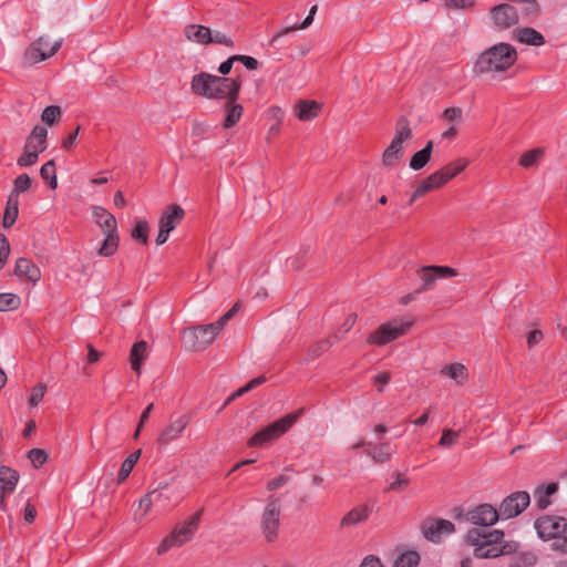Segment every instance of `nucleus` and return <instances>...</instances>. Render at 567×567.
Returning <instances> with one entry per match:
<instances>
[{"label":"nucleus","mask_w":567,"mask_h":567,"mask_svg":"<svg viewBox=\"0 0 567 567\" xmlns=\"http://www.w3.org/2000/svg\"><path fill=\"white\" fill-rule=\"evenodd\" d=\"M409 485V480L403 477L401 474H398L395 481L390 484V489L392 491H402Z\"/></svg>","instance_id":"nucleus-58"},{"label":"nucleus","mask_w":567,"mask_h":567,"mask_svg":"<svg viewBox=\"0 0 567 567\" xmlns=\"http://www.w3.org/2000/svg\"><path fill=\"white\" fill-rule=\"evenodd\" d=\"M32 184V179L27 174L19 175L13 182V189L10 195H16V198L19 199V195L21 193H25L30 189Z\"/></svg>","instance_id":"nucleus-41"},{"label":"nucleus","mask_w":567,"mask_h":567,"mask_svg":"<svg viewBox=\"0 0 567 567\" xmlns=\"http://www.w3.org/2000/svg\"><path fill=\"white\" fill-rule=\"evenodd\" d=\"M530 503V496L525 491L514 492L503 499L499 505V515L504 519L518 516Z\"/></svg>","instance_id":"nucleus-14"},{"label":"nucleus","mask_w":567,"mask_h":567,"mask_svg":"<svg viewBox=\"0 0 567 567\" xmlns=\"http://www.w3.org/2000/svg\"><path fill=\"white\" fill-rule=\"evenodd\" d=\"M516 39L527 45L540 47L545 43L544 35L534 28H522L516 31Z\"/></svg>","instance_id":"nucleus-28"},{"label":"nucleus","mask_w":567,"mask_h":567,"mask_svg":"<svg viewBox=\"0 0 567 567\" xmlns=\"http://www.w3.org/2000/svg\"><path fill=\"white\" fill-rule=\"evenodd\" d=\"M422 286L416 292L427 291L433 289L435 281L439 278H450L457 275L456 270L449 266H424L419 270Z\"/></svg>","instance_id":"nucleus-15"},{"label":"nucleus","mask_w":567,"mask_h":567,"mask_svg":"<svg viewBox=\"0 0 567 567\" xmlns=\"http://www.w3.org/2000/svg\"><path fill=\"white\" fill-rule=\"evenodd\" d=\"M558 489V485L556 483H550L547 486H538L534 492V497L536 505L540 509H545L550 505L549 497L554 495Z\"/></svg>","instance_id":"nucleus-31"},{"label":"nucleus","mask_w":567,"mask_h":567,"mask_svg":"<svg viewBox=\"0 0 567 567\" xmlns=\"http://www.w3.org/2000/svg\"><path fill=\"white\" fill-rule=\"evenodd\" d=\"M543 339V332L540 330H533L530 331L528 334H527V343H528V347H534L536 344H538Z\"/></svg>","instance_id":"nucleus-60"},{"label":"nucleus","mask_w":567,"mask_h":567,"mask_svg":"<svg viewBox=\"0 0 567 567\" xmlns=\"http://www.w3.org/2000/svg\"><path fill=\"white\" fill-rule=\"evenodd\" d=\"M209 43H218L226 47L234 45V41L227 34L220 31H212V41H209Z\"/></svg>","instance_id":"nucleus-50"},{"label":"nucleus","mask_w":567,"mask_h":567,"mask_svg":"<svg viewBox=\"0 0 567 567\" xmlns=\"http://www.w3.org/2000/svg\"><path fill=\"white\" fill-rule=\"evenodd\" d=\"M18 215H19V199L16 198V195H9L7 205L4 208V214H3V221H2L3 227L4 228L11 227L16 223Z\"/></svg>","instance_id":"nucleus-34"},{"label":"nucleus","mask_w":567,"mask_h":567,"mask_svg":"<svg viewBox=\"0 0 567 567\" xmlns=\"http://www.w3.org/2000/svg\"><path fill=\"white\" fill-rule=\"evenodd\" d=\"M303 414V409H299L292 413L285 415L284 417L275 421L266 427L258 431L248 440L249 446H262L264 444L271 442L282 434H285Z\"/></svg>","instance_id":"nucleus-6"},{"label":"nucleus","mask_w":567,"mask_h":567,"mask_svg":"<svg viewBox=\"0 0 567 567\" xmlns=\"http://www.w3.org/2000/svg\"><path fill=\"white\" fill-rule=\"evenodd\" d=\"M463 112L460 107H449L443 112V118L450 122H461Z\"/></svg>","instance_id":"nucleus-51"},{"label":"nucleus","mask_w":567,"mask_h":567,"mask_svg":"<svg viewBox=\"0 0 567 567\" xmlns=\"http://www.w3.org/2000/svg\"><path fill=\"white\" fill-rule=\"evenodd\" d=\"M422 533L426 539L440 543L454 533V525L446 519H426L422 525Z\"/></svg>","instance_id":"nucleus-16"},{"label":"nucleus","mask_w":567,"mask_h":567,"mask_svg":"<svg viewBox=\"0 0 567 567\" xmlns=\"http://www.w3.org/2000/svg\"><path fill=\"white\" fill-rule=\"evenodd\" d=\"M412 135L408 120L404 117L400 118L395 126L394 137L382 154L383 166L393 167L401 161L404 154L403 144L409 142Z\"/></svg>","instance_id":"nucleus-7"},{"label":"nucleus","mask_w":567,"mask_h":567,"mask_svg":"<svg viewBox=\"0 0 567 567\" xmlns=\"http://www.w3.org/2000/svg\"><path fill=\"white\" fill-rule=\"evenodd\" d=\"M221 330L215 322L187 328L182 331V340L189 351H203L214 342Z\"/></svg>","instance_id":"nucleus-8"},{"label":"nucleus","mask_w":567,"mask_h":567,"mask_svg":"<svg viewBox=\"0 0 567 567\" xmlns=\"http://www.w3.org/2000/svg\"><path fill=\"white\" fill-rule=\"evenodd\" d=\"M237 61V56L236 55H233L230 58H228L226 61H224L223 63H220L219 68H218V71L223 74V75H226L228 74L230 71H231V68H233V63Z\"/></svg>","instance_id":"nucleus-61"},{"label":"nucleus","mask_w":567,"mask_h":567,"mask_svg":"<svg viewBox=\"0 0 567 567\" xmlns=\"http://www.w3.org/2000/svg\"><path fill=\"white\" fill-rule=\"evenodd\" d=\"M368 450L365 451L367 455L371 456L377 463H385L391 460L392 450L389 443L383 444H367Z\"/></svg>","instance_id":"nucleus-32"},{"label":"nucleus","mask_w":567,"mask_h":567,"mask_svg":"<svg viewBox=\"0 0 567 567\" xmlns=\"http://www.w3.org/2000/svg\"><path fill=\"white\" fill-rule=\"evenodd\" d=\"M433 150V141H429L426 145L419 152H416L410 159V167L413 171L422 169L431 159Z\"/></svg>","instance_id":"nucleus-33"},{"label":"nucleus","mask_w":567,"mask_h":567,"mask_svg":"<svg viewBox=\"0 0 567 567\" xmlns=\"http://www.w3.org/2000/svg\"><path fill=\"white\" fill-rule=\"evenodd\" d=\"M192 422L189 414H182L169 422L162 429L156 439L158 449H166L173 442L179 440Z\"/></svg>","instance_id":"nucleus-11"},{"label":"nucleus","mask_w":567,"mask_h":567,"mask_svg":"<svg viewBox=\"0 0 567 567\" xmlns=\"http://www.w3.org/2000/svg\"><path fill=\"white\" fill-rule=\"evenodd\" d=\"M40 175L44 181L49 182V186L51 189H55L58 187L54 161H49L44 165H42L40 169Z\"/></svg>","instance_id":"nucleus-38"},{"label":"nucleus","mask_w":567,"mask_h":567,"mask_svg":"<svg viewBox=\"0 0 567 567\" xmlns=\"http://www.w3.org/2000/svg\"><path fill=\"white\" fill-rule=\"evenodd\" d=\"M281 515L279 498L270 496L261 513L260 528L267 542H274L278 536Z\"/></svg>","instance_id":"nucleus-10"},{"label":"nucleus","mask_w":567,"mask_h":567,"mask_svg":"<svg viewBox=\"0 0 567 567\" xmlns=\"http://www.w3.org/2000/svg\"><path fill=\"white\" fill-rule=\"evenodd\" d=\"M237 61H240L248 70H256L259 65V62L249 55H236Z\"/></svg>","instance_id":"nucleus-56"},{"label":"nucleus","mask_w":567,"mask_h":567,"mask_svg":"<svg viewBox=\"0 0 567 567\" xmlns=\"http://www.w3.org/2000/svg\"><path fill=\"white\" fill-rule=\"evenodd\" d=\"M360 567H383L381 560L374 556L365 557Z\"/></svg>","instance_id":"nucleus-62"},{"label":"nucleus","mask_w":567,"mask_h":567,"mask_svg":"<svg viewBox=\"0 0 567 567\" xmlns=\"http://www.w3.org/2000/svg\"><path fill=\"white\" fill-rule=\"evenodd\" d=\"M288 482H289V477L287 475L281 474V475L277 476L276 478L268 482L267 489L270 492H274V491L282 487L284 485H286Z\"/></svg>","instance_id":"nucleus-52"},{"label":"nucleus","mask_w":567,"mask_h":567,"mask_svg":"<svg viewBox=\"0 0 567 567\" xmlns=\"http://www.w3.org/2000/svg\"><path fill=\"white\" fill-rule=\"evenodd\" d=\"M535 527L544 539L564 538L567 536V519L559 516H546L536 520Z\"/></svg>","instance_id":"nucleus-13"},{"label":"nucleus","mask_w":567,"mask_h":567,"mask_svg":"<svg viewBox=\"0 0 567 567\" xmlns=\"http://www.w3.org/2000/svg\"><path fill=\"white\" fill-rule=\"evenodd\" d=\"M147 354V343L145 341H140L133 344L130 352V362L131 368L137 373H141L142 362L146 358Z\"/></svg>","instance_id":"nucleus-30"},{"label":"nucleus","mask_w":567,"mask_h":567,"mask_svg":"<svg viewBox=\"0 0 567 567\" xmlns=\"http://www.w3.org/2000/svg\"><path fill=\"white\" fill-rule=\"evenodd\" d=\"M185 35L188 40L199 44H208L212 41V30L204 25H187L185 28Z\"/></svg>","instance_id":"nucleus-27"},{"label":"nucleus","mask_w":567,"mask_h":567,"mask_svg":"<svg viewBox=\"0 0 567 567\" xmlns=\"http://www.w3.org/2000/svg\"><path fill=\"white\" fill-rule=\"evenodd\" d=\"M390 379H391V375L389 372H381L374 377L373 382L378 386V390L380 392H382L383 388L388 384Z\"/></svg>","instance_id":"nucleus-55"},{"label":"nucleus","mask_w":567,"mask_h":567,"mask_svg":"<svg viewBox=\"0 0 567 567\" xmlns=\"http://www.w3.org/2000/svg\"><path fill=\"white\" fill-rule=\"evenodd\" d=\"M10 252L9 241L4 235L0 234V269L4 266Z\"/></svg>","instance_id":"nucleus-49"},{"label":"nucleus","mask_w":567,"mask_h":567,"mask_svg":"<svg viewBox=\"0 0 567 567\" xmlns=\"http://www.w3.org/2000/svg\"><path fill=\"white\" fill-rule=\"evenodd\" d=\"M419 563L420 556L416 551H406L394 560L392 567H417Z\"/></svg>","instance_id":"nucleus-39"},{"label":"nucleus","mask_w":567,"mask_h":567,"mask_svg":"<svg viewBox=\"0 0 567 567\" xmlns=\"http://www.w3.org/2000/svg\"><path fill=\"white\" fill-rule=\"evenodd\" d=\"M227 116L224 122V126L226 128H229L234 126L241 117L243 114V106L239 104H236L235 101L231 102L230 99H227Z\"/></svg>","instance_id":"nucleus-36"},{"label":"nucleus","mask_w":567,"mask_h":567,"mask_svg":"<svg viewBox=\"0 0 567 567\" xmlns=\"http://www.w3.org/2000/svg\"><path fill=\"white\" fill-rule=\"evenodd\" d=\"M19 482V473L9 467L0 466V508L6 509V497L12 494Z\"/></svg>","instance_id":"nucleus-19"},{"label":"nucleus","mask_w":567,"mask_h":567,"mask_svg":"<svg viewBox=\"0 0 567 567\" xmlns=\"http://www.w3.org/2000/svg\"><path fill=\"white\" fill-rule=\"evenodd\" d=\"M14 274L18 277L25 278L32 282H37L41 278V271L30 259L19 258L16 261Z\"/></svg>","instance_id":"nucleus-22"},{"label":"nucleus","mask_w":567,"mask_h":567,"mask_svg":"<svg viewBox=\"0 0 567 567\" xmlns=\"http://www.w3.org/2000/svg\"><path fill=\"white\" fill-rule=\"evenodd\" d=\"M504 533L501 529L482 530L473 528L466 535V542L474 547L477 558H495L516 550L515 543H503Z\"/></svg>","instance_id":"nucleus-3"},{"label":"nucleus","mask_w":567,"mask_h":567,"mask_svg":"<svg viewBox=\"0 0 567 567\" xmlns=\"http://www.w3.org/2000/svg\"><path fill=\"white\" fill-rule=\"evenodd\" d=\"M35 516H37L35 507L30 502H28L25 507H24V511H23V518H24V520L27 523L31 524V523L34 522Z\"/></svg>","instance_id":"nucleus-59"},{"label":"nucleus","mask_w":567,"mask_h":567,"mask_svg":"<svg viewBox=\"0 0 567 567\" xmlns=\"http://www.w3.org/2000/svg\"><path fill=\"white\" fill-rule=\"evenodd\" d=\"M28 458L35 468H39L47 462L48 453L42 449H32L28 452Z\"/></svg>","instance_id":"nucleus-46"},{"label":"nucleus","mask_w":567,"mask_h":567,"mask_svg":"<svg viewBox=\"0 0 567 567\" xmlns=\"http://www.w3.org/2000/svg\"><path fill=\"white\" fill-rule=\"evenodd\" d=\"M493 22L498 29H508L518 22L517 10L511 4H498L491 10Z\"/></svg>","instance_id":"nucleus-18"},{"label":"nucleus","mask_w":567,"mask_h":567,"mask_svg":"<svg viewBox=\"0 0 567 567\" xmlns=\"http://www.w3.org/2000/svg\"><path fill=\"white\" fill-rule=\"evenodd\" d=\"M61 116V109L56 105L47 106L42 114L41 120L48 125H53Z\"/></svg>","instance_id":"nucleus-44"},{"label":"nucleus","mask_w":567,"mask_h":567,"mask_svg":"<svg viewBox=\"0 0 567 567\" xmlns=\"http://www.w3.org/2000/svg\"><path fill=\"white\" fill-rule=\"evenodd\" d=\"M517 59V50L512 44L499 42L477 55L472 71L476 76L499 80L513 68Z\"/></svg>","instance_id":"nucleus-1"},{"label":"nucleus","mask_w":567,"mask_h":567,"mask_svg":"<svg viewBox=\"0 0 567 567\" xmlns=\"http://www.w3.org/2000/svg\"><path fill=\"white\" fill-rule=\"evenodd\" d=\"M442 186H444V184L435 171L434 173L429 175L426 178H424L420 183V185L415 188L414 193L412 194L411 202H414L419 197H423L427 193L439 189Z\"/></svg>","instance_id":"nucleus-23"},{"label":"nucleus","mask_w":567,"mask_h":567,"mask_svg":"<svg viewBox=\"0 0 567 567\" xmlns=\"http://www.w3.org/2000/svg\"><path fill=\"white\" fill-rule=\"evenodd\" d=\"M21 299L14 293H0V311H11L19 308Z\"/></svg>","instance_id":"nucleus-40"},{"label":"nucleus","mask_w":567,"mask_h":567,"mask_svg":"<svg viewBox=\"0 0 567 567\" xmlns=\"http://www.w3.org/2000/svg\"><path fill=\"white\" fill-rule=\"evenodd\" d=\"M48 130L44 126L35 125L27 137L24 150L40 154L47 150Z\"/></svg>","instance_id":"nucleus-20"},{"label":"nucleus","mask_w":567,"mask_h":567,"mask_svg":"<svg viewBox=\"0 0 567 567\" xmlns=\"http://www.w3.org/2000/svg\"><path fill=\"white\" fill-rule=\"evenodd\" d=\"M92 217L105 236L97 250V255L102 257L113 256L118 248V231L115 217L102 206L92 207Z\"/></svg>","instance_id":"nucleus-4"},{"label":"nucleus","mask_w":567,"mask_h":567,"mask_svg":"<svg viewBox=\"0 0 567 567\" xmlns=\"http://www.w3.org/2000/svg\"><path fill=\"white\" fill-rule=\"evenodd\" d=\"M297 30H298L297 25L287 27L282 30H280L271 38L270 44L274 45L281 37H284L290 32L297 31Z\"/></svg>","instance_id":"nucleus-63"},{"label":"nucleus","mask_w":567,"mask_h":567,"mask_svg":"<svg viewBox=\"0 0 567 567\" xmlns=\"http://www.w3.org/2000/svg\"><path fill=\"white\" fill-rule=\"evenodd\" d=\"M458 437H460L458 432L451 430V429H445L442 432V436L439 441V445L442 447H452L457 443Z\"/></svg>","instance_id":"nucleus-45"},{"label":"nucleus","mask_w":567,"mask_h":567,"mask_svg":"<svg viewBox=\"0 0 567 567\" xmlns=\"http://www.w3.org/2000/svg\"><path fill=\"white\" fill-rule=\"evenodd\" d=\"M319 112L320 104L315 101H300L296 106V114L300 121H311Z\"/></svg>","instance_id":"nucleus-29"},{"label":"nucleus","mask_w":567,"mask_h":567,"mask_svg":"<svg viewBox=\"0 0 567 567\" xmlns=\"http://www.w3.org/2000/svg\"><path fill=\"white\" fill-rule=\"evenodd\" d=\"M132 237L135 240L141 241L142 244H147L148 241V224L146 220H138L135 227L132 230Z\"/></svg>","instance_id":"nucleus-43"},{"label":"nucleus","mask_w":567,"mask_h":567,"mask_svg":"<svg viewBox=\"0 0 567 567\" xmlns=\"http://www.w3.org/2000/svg\"><path fill=\"white\" fill-rule=\"evenodd\" d=\"M467 519L474 525L492 526L501 517L499 511L489 504H482L466 514Z\"/></svg>","instance_id":"nucleus-17"},{"label":"nucleus","mask_w":567,"mask_h":567,"mask_svg":"<svg viewBox=\"0 0 567 567\" xmlns=\"http://www.w3.org/2000/svg\"><path fill=\"white\" fill-rule=\"evenodd\" d=\"M165 487L166 484H161L157 489L152 491L140 499V508L143 511L141 518H143L150 512L153 502L157 501L162 496L158 489H163Z\"/></svg>","instance_id":"nucleus-37"},{"label":"nucleus","mask_w":567,"mask_h":567,"mask_svg":"<svg viewBox=\"0 0 567 567\" xmlns=\"http://www.w3.org/2000/svg\"><path fill=\"white\" fill-rule=\"evenodd\" d=\"M445 4L450 9H466L474 4V0H445Z\"/></svg>","instance_id":"nucleus-54"},{"label":"nucleus","mask_w":567,"mask_h":567,"mask_svg":"<svg viewBox=\"0 0 567 567\" xmlns=\"http://www.w3.org/2000/svg\"><path fill=\"white\" fill-rule=\"evenodd\" d=\"M39 155L23 148L22 155L17 159L20 167L32 166L37 163Z\"/></svg>","instance_id":"nucleus-47"},{"label":"nucleus","mask_w":567,"mask_h":567,"mask_svg":"<svg viewBox=\"0 0 567 567\" xmlns=\"http://www.w3.org/2000/svg\"><path fill=\"white\" fill-rule=\"evenodd\" d=\"M141 450L135 451L134 453L130 454L124 462L122 463L118 474H117V483H123L133 471L135 464L137 463L138 458L141 457Z\"/></svg>","instance_id":"nucleus-35"},{"label":"nucleus","mask_w":567,"mask_h":567,"mask_svg":"<svg viewBox=\"0 0 567 567\" xmlns=\"http://www.w3.org/2000/svg\"><path fill=\"white\" fill-rule=\"evenodd\" d=\"M468 163H470V161L466 158H457V159L446 164L441 169H437L436 173L441 177L443 184L445 185L452 178H454L460 173H462L466 168Z\"/></svg>","instance_id":"nucleus-25"},{"label":"nucleus","mask_w":567,"mask_h":567,"mask_svg":"<svg viewBox=\"0 0 567 567\" xmlns=\"http://www.w3.org/2000/svg\"><path fill=\"white\" fill-rule=\"evenodd\" d=\"M190 86L196 95L206 99H230L234 102L238 97L240 80L202 72L193 76Z\"/></svg>","instance_id":"nucleus-2"},{"label":"nucleus","mask_w":567,"mask_h":567,"mask_svg":"<svg viewBox=\"0 0 567 567\" xmlns=\"http://www.w3.org/2000/svg\"><path fill=\"white\" fill-rule=\"evenodd\" d=\"M414 321L404 318H395L381 324L374 332H372L368 342L377 346L388 344L400 337L408 333L412 328Z\"/></svg>","instance_id":"nucleus-9"},{"label":"nucleus","mask_w":567,"mask_h":567,"mask_svg":"<svg viewBox=\"0 0 567 567\" xmlns=\"http://www.w3.org/2000/svg\"><path fill=\"white\" fill-rule=\"evenodd\" d=\"M238 309V305L233 306L224 316H221L215 323L223 330L225 324L233 318Z\"/></svg>","instance_id":"nucleus-57"},{"label":"nucleus","mask_w":567,"mask_h":567,"mask_svg":"<svg viewBox=\"0 0 567 567\" xmlns=\"http://www.w3.org/2000/svg\"><path fill=\"white\" fill-rule=\"evenodd\" d=\"M184 216V209L179 205L173 204L163 212L158 221V227L171 233L183 220Z\"/></svg>","instance_id":"nucleus-21"},{"label":"nucleus","mask_w":567,"mask_h":567,"mask_svg":"<svg viewBox=\"0 0 567 567\" xmlns=\"http://www.w3.org/2000/svg\"><path fill=\"white\" fill-rule=\"evenodd\" d=\"M441 374L452 379L457 385H463L468 379V371L463 363L455 362L445 365Z\"/></svg>","instance_id":"nucleus-26"},{"label":"nucleus","mask_w":567,"mask_h":567,"mask_svg":"<svg viewBox=\"0 0 567 567\" xmlns=\"http://www.w3.org/2000/svg\"><path fill=\"white\" fill-rule=\"evenodd\" d=\"M45 390H47V386L43 383L35 385L32 390L31 396L29 399V403L32 406L38 405L42 401Z\"/></svg>","instance_id":"nucleus-48"},{"label":"nucleus","mask_w":567,"mask_h":567,"mask_svg":"<svg viewBox=\"0 0 567 567\" xmlns=\"http://www.w3.org/2000/svg\"><path fill=\"white\" fill-rule=\"evenodd\" d=\"M371 508L367 505H359L354 508H352L340 522V526L343 527H350L355 526L359 523H362L367 520L370 516Z\"/></svg>","instance_id":"nucleus-24"},{"label":"nucleus","mask_w":567,"mask_h":567,"mask_svg":"<svg viewBox=\"0 0 567 567\" xmlns=\"http://www.w3.org/2000/svg\"><path fill=\"white\" fill-rule=\"evenodd\" d=\"M543 155V151L540 148H534L522 154L519 158V165L525 168H530L537 165V162Z\"/></svg>","instance_id":"nucleus-42"},{"label":"nucleus","mask_w":567,"mask_h":567,"mask_svg":"<svg viewBox=\"0 0 567 567\" xmlns=\"http://www.w3.org/2000/svg\"><path fill=\"white\" fill-rule=\"evenodd\" d=\"M203 509L196 512L187 520L178 524L158 545L157 554L163 555L171 548L181 547L192 540L198 529Z\"/></svg>","instance_id":"nucleus-5"},{"label":"nucleus","mask_w":567,"mask_h":567,"mask_svg":"<svg viewBox=\"0 0 567 567\" xmlns=\"http://www.w3.org/2000/svg\"><path fill=\"white\" fill-rule=\"evenodd\" d=\"M331 346H332V343L330 342V340L326 339V340H322V341L311 346L310 352L312 353L313 357H318L322 352L328 350Z\"/></svg>","instance_id":"nucleus-53"},{"label":"nucleus","mask_w":567,"mask_h":567,"mask_svg":"<svg viewBox=\"0 0 567 567\" xmlns=\"http://www.w3.org/2000/svg\"><path fill=\"white\" fill-rule=\"evenodd\" d=\"M62 44V39L51 40L43 35L34 41L25 51V60L29 63H38L53 56Z\"/></svg>","instance_id":"nucleus-12"},{"label":"nucleus","mask_w":567,"mask_h":567,"mask_svg":"<svg viewBox=\"0 0 567 567\" xmlns=\"http://www.w3.org/2000/svg\"><path fill=\"white\" fill-rule=\"evenodd\" d=\"M264 382H266V377H264V375L257 377V378L250 380L246 385H244V391L248 392V391L259 386Z\"/></svg>","instance_id":"nucleus-64"}]
</instances>
